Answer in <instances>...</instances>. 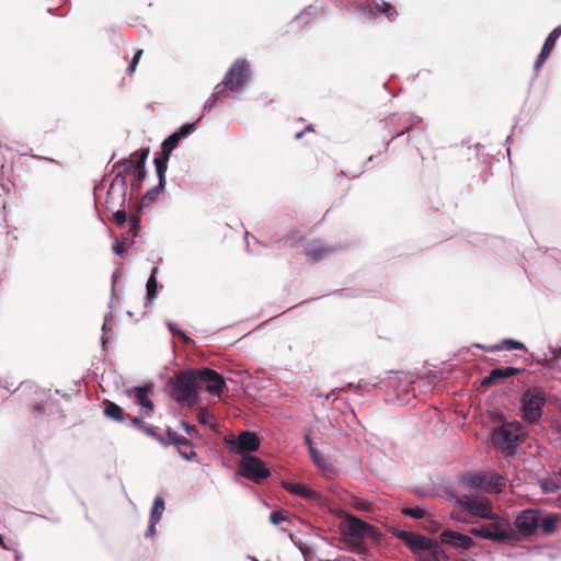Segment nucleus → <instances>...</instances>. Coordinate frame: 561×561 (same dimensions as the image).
<instances>
[{
  "mask_svg": "<svg viewBox=\"0 0 561 561\" xmlns=\"http://www.w3.org/2000/svg\"><path fill=\"white\" fill-rule=\"evenodd\" d=\"M224 440L231 453L240 455L242 458L260 448L257 433L249 430L241 432L238 436H226Z\"/></svg>",
  "mask_w": 561,
  "mask_h": 561,
  "instance_id": "obj_5",
  "label": "nucleus"
},
{
  "mask_svg": "<svg viewBox=\"0 0 561 561\" xmlns=\"http://www.w3.org/2000/svg\"><path fill=\"white\" fill-rule=\"evenodd\" d=\"M282 485L288 493L300 496L308 501H317L320 497L317 491L301 483L284 481Z\"/></svg>",
  "mask_w": 561,
  "mask_h": 561,
  "instance_id": "obj_21",
  "label": "nucleus"
},
{
  "mask_svg": "<svg viewBox=\"0 0 561 561\" xmlns=\"http://www.w3.org/2000/svg\"><path fill=\"white\" fill-rule=\"evenodd\" d=\"M121 169H124L127 172H134L137 169V157L135 156V152H133L129 158L121 159L113 163L110 169V173H114L115 171L121 172Z\"/></svg>",
  "mask_w": 561,
  "mask_h": 561,
  "instance_id": "obj_27",
  "label": "nucleus"
},
{
  "mask_svg": "<svg viewBox=\"0 0 561 561\" xmlns=\"http://www.w3.org/2000/svg\"><path fill=\"white\" fill-rule=\"evenodd\" d=\"M130 238V236L127 234L126 238H123L122 240H118V239H115L114 243H113V247H112V250H113V253L118 255V256H122L124 255L126 249H125V241Z\"/></svg>",
  "mask_w": 561,
  "mask_h": 561,
  "instance_id": "obj_43",
  "label": "nucleus"
},
{
  "mask_svg": "<svg viewBox=\"0 0 561 561\" xmlns=\"http://www.w3.org/2000/svg\"><path fill=\"white\" fill-rule=\"evenodd\" d=\"M540 515L542 511L538 508H525L516 516L514 525L517 529V536L530 537L539 528Z\"/></svg>",
  "mask_w": 561,
  "mask_h": 561,
  "instance_id": "obj_13",
  "label": "nucleus"
},
{
  "mask_svg": "<svg viewBox=\"0 0 561 561\" xmlns=\"http://www.w3.org/2000/svg\"><path fill=\"white\" fill-rule=\"evenodd\" d=\"M560 35H561V27H556L549 33V35L545 39L541 50H540L539 55L537 56V59L534 64V70L536 73L539 71V69L542 67L545 61L548 59V57H549L557 39L560 37Z\"/></svg>",
  "mask_w": 561,
  "mask_h": 561,
  "instance_id": "obj_20",
  "label": "nucleus"
},
{
  "mask_svg": "<svg viewBox=\"0 0 561 561\" xmlns=\"http://www.w3.org/2000/svg\"><path fill=\"white\" fill-rule=\"evenodd\" d=\"M540 486L545 493H556L559 489V484L552 478L542 479Z\"/></svg>",
  "mask_w": 561,
  "mask_h": 561,
  "instance_id": "obj_40",
  "label": "nucleus"
},
{
  "mask_svg": "<svg viewBox=\"0 0 561 561\" xmlns=\"http://www.w3.org/2000/svg\"><path fill=\"white\" fill-rule=\"evenodd\" d=\"M159 522L149 519L148 529L145 534L146 538H152L156 536V526Z\"/></svg>",
  "mask_w": 561,
  "mask_h": 561,
  "instance_id": "obj_49",
  "label": "nucleus"
},
{
  "mask_svg": "<svg viewBox=\"0 0 561 561\" xmlns=\"http://www.w3.org/2000/svg\"><path fill=\"white\" fill-rule=\"evenodd\" d=\"M158 267L151 270L150 276L146 284V300L153 301L158 296L159 284L157 280Z\"/></svg>",
  "mask_w": 561,
  "mask_h": 561,
  "instance_id": "obj_26",
  "label": "nucleus"
},
{
  "mask_svg": "<svg viewBox=\"0 0 561 561\" xmlns=\"http://www.w3.org/2000/svg\"><path fill=\"white\" fill-rule=\"evenodd\" d=\"M341 542H343L348 551L365 554L367 552V547L362 542V539H355L350 536L342 535Z\"/></svg>",
  "mask_w": 561,
  "mask_h": 561,
  "instance_id": "obj_28",
  "label": "nucleus"
},
{
  "mask_svg": "<svg viewBox=\"0 0 561 561\" xmlns=\"http://www.w3.org/2000/svg\"><path fill=\"white\" fill-rule=\"evenodd\" d=\"M164 508H165L164 499L161 495H157L152 503L149 519L160 522Z\"/></svg>",
  "mask_w": 561,
  "mask_h": 561,
  "instance_id": "obj_31",
  "label": "nucleus"
},
{
  "mask_svg": "<svg viewBox=\"0 0 561 561\" xmlns=\"http://www.w3.org/2000/svg\"><path fill=\"white\" fill-rule=\"evenodd\" d=\"M359 9L360 11L368 15L369 18H374V16H377L379 14H385L387 18H391L393 14L397 15V11L396 9L389 3V2H386V1H381V3H375V4H370L368 1L369 0H359ZM373 2H375V0H371Z\"/></svg>",
  "mask_w": 561,
  "mask_h": 561,
  "instance_id": "obj_19",
  "label": "nucleus"
},
{
  "mask_svg": "<svg viewBox=\"0 0 561 561\" xmlns=\"http://www.w3.org/2000/svg\"><path fill=\"white\" fill-rule=\"evenodd\" d=\"M401 514L414 519H422L425 517V510L421 506L402 507Z\"/></svg>",
  "mask_w": 561,
  "mask_h": 561,
  "instance_id": "obj_39",
  "label": "nucleus"
},
{
  "mask_svg": "<svg viewBox=\"0 0 561 561\" xmlns=\"http://www.w3.org/2000/svg\"><path fill=\"white\" fill-rule=\"evenodd\" d=\"M502 425H507L508 428L513 430L516 433H524L523 426L518 421H511L503 423Z\"/></svg>",
  "mask_w": 561,
  "mask_h": 561,
  "instance_id": "obj_50",
  "label": "nucleus"
},
{
  "mask_svg": "<svg viewBox=\"0 0 561 561\" xmlns=\"http://www.w3.org/2000/svg\"><path fill=\"white\" fill-rule=\"evenodd\" d=\"M179 142V137L170 134L161 144V156L170 158L171 152L178 147Z\"/></svg>",
  "mask_w": 561,
  "mask_h": 561,
  "instance_id": "obj_35",
  "label": "nucleus"
},
{
  "mask_svg": "<svg viewBox=\"0 0 561 561\" xmlns=\"http://www.w3.org/2000/svg\"><path fill=\"white\" fill-rule=\"evenodd\" d=\"M332 252L329 247L318 245L305 251V254L309 257L312 263L320 261L325 254Z\"/></svg>",
  "mask_w": 561,
  "mask_h": 561,
  "instance_id": "obj_32",
  "label": "nucleus"
},
{
  "mask_svg": "<svg viewBox=\"0 0 561 561\" xmlns=\"http://www.w3.org/2000/svg\"><path fill=\"white\" fill-rule=\"evenodd\" d=\"M171 397L181 405L192 407L199 400L197 369L191 368L174 375L169 381Z\"/></svg>",
  "mask_w": 561,
  "mask_h": 561,
  "instance_id": "obj_2",
  "label": "nucleus"
},
{
  "mask_svg": "<svg viewBox=\"0 0 561 561\" xmlns=\"http://www.w3.org/2000/svg\"><path fill=\"white\" fill-rule=\"evenodd\" d=\"M343 561H356V560L354 558L348 557V558H343Z\"/></svg>",
  "mask_w": 561,
  "mask_h": 561,
  "instance_id": "obj_64",
  "label": "nucleus"
},
{
  "mask_svg": "<svg viewBox=\"0 0 561 561\" xmlns=\"http://www.w3.org/2000/svg\"><path fill=\"white\" fill-rule=\"evenodd\" d=\"M136 67H137L136 64L130 62L128 68H127L128 73L131 75L135 71Z\"/></svg>",
  "mask_w": 561,
  "mask_h": 561,
  "instance_id": "obj_60",
  "label": "nucleus"
},
{
  "mask_svg": "<svg viewBox=\"0 0 561 561\" xmlns=\"http://www.w3.org/2000/svg\"><path fill=\"white\" fill-rule=\"evenodd\" d=\"M141 432L148 435L149 437L156 439L161 445H167V439L162 435L158 434L153 426L146 424Z\"/></svg>",
  "mask_w": 561,
  "mask_h": 561,
  "instance_id": "obj_41",
  "label": "nucleus"
},
{
  "mask_svg": "<svg viewBox=\"0 0 561 561\" xmlns=\"http://www.w3.org/2000/svg\"><path fill=\"white\" fill-rule=\"evenodd\" d=\"M149 148H141L135 151V156L137 157V169L134 171V176L130 182L131 193L129 198H131L133 191H138L141 187L142 181L147 178L146 170V161L148 159Z\"/></svg>",
  "mask_w": 561,
  "mask_h": 561,
  "instance_id": "obj_16",
  "label": "nucleus"
},
{
  "mask_svg": "<svg viewBox=\"0 0 561 561\" xmlns=\"http://www.w3.org/2000/svg\"><path fill=\"white\" fill-rule=\"evenodd\" d=\"M141 211V205L138 206V213ZM111 220L116 224L119 228H123L125 224H128L129 230L127 231V234L130 236L129 245L135 244V239L138 237L140 228H141V220L139 214H127L126 205H123V207H117L115 211L112 210V217Z\"/></svg>",
  "mask_w": 561,
  "mask_h": 561,
  "instance_id": "obj_12",
  "label": "nucleus"
},
{
  "mask_svg": "<svg viewBox=\"0 0 561 561\" xmlns=\"http://www.w3.org/2000/svg\"><path fill=\"white\" fill-rule=\"evenodd\" d=\"M213 414L206 409L202 408L197 412V421L202 425H208L210 428L216 430V424L211 422Z\"/></svg>",
  "mask_w": 561,
  "mask_h": 561,
  "instance_id": "obj_38",
  "label": "nucleus"
},
{
  "mask_svg": "<svg viewBox=\"0 0 561 561\" xmlns=\"http://www.w3.org/2000/svg\"><path fill=\"white\" fill-rule=\"evenodd\" d=\"M0 546L3 548V549H9V547L4 543V539L3 537L0 535Z\"/></svg>",
  "mask_w": 561,
  "mask_h": 561,
  "instance_id": "obj_62",
  "label": "nucleus"
},
{
  "mask_svg": "<svg viewBox=\"0 0 561 561\" xmlns=\"http://www.w3.org/2000/svg\"><path fill=\"white\" fill-rule=\"evenodd\" d=\"M117 273H113L112 275V296L115 295V284H116Z\"/></svg>",
  "mask_w": 561,
  "mask_h": 561,
  "instance_id": "obj_57",
  "label": "nucleus"
},
{
  "mask_svg": "<svg viewBox=\"0 0 561 561\" xmlns=\"http://www.w3.org/2000/svg\"><path fill=\"white\" fill-rule=\"evenodd\" d=\"M168 156H156L153 159V164L156 167V173L158 178V182H161L162 184L167 185L165 174L168 171V162H169Z\"/></svg>",
  "mask_w": 561,
  "mask_h": 561,
  "instance_id": "obj_29",
  "label": "nucleus"
},
{
  "mask_svg": "<svg viewBox=\"0 0 561 561\" xmlns=\"http://www.w3.org/2000/svg\"><path fill=\"white\" fill-rule=\"evenodd\" d=\"M127 202V174L116 172L106 192V209L112 211L115 207H123Z\"/></svg>",
  "mask_w": 561,
  "mask_h": 561,
  "instance_id": "obj_9",
  "label": "nucleus"
},
{
  "mask_svg": "<svg viewBox=\"0 0 561 561\" xmlns=\"http://www.w3.org/2000/svg\"><path fill=\"white\" fill-rule=\"evenodd\" d=\"M391 534L401 540L421 561H450L442 545L450 546L457 550H469L476 545L470 536L450 529L442 531L439 541L411 530L398 528H392Z\"/></svg>",
  "mask_w": 561,
  "mask_h": 561,
  "instance_id": "obj_1",
  "label": "nucleus"
},
{
  "mask_svg": "<svg viewBox=\"0 0 561 561\" xmlns=\"http://www.w3.org/2000/svg\"><path fill=\"white\" fill-rule=\"evenodd\" d=\"M113 320V314L111 312H108L107 314H105L104 317V322H103V325H102V332H103V335L101 337V342H102V346L103 348H105V345H106V339H105V334L108 332V322Z\"/></svg>",
  "mask_w": 561,
  "mask_h": 561,
  "instance_id": "obj_44",
  "label": "nucleus"
},
{
  "mask_svg": "<svg viewBox=\"0 0 561 561\" xmlns=\"http://www.w3.org/2000/svg\"><path fill=\"white\" fill-rule=\"evenodd\" d=\"M216 101L217 100H214L213 95H210V98L204 104V112L210 111L215 106Z\"/></svg>",
  "mask_w": 561,
  "mask_h": 561,
  "instance_id": "obj_54",
  "label": "nucleus"
},
{
  "mask_svg": "<svg viewBox=\"0 0 561 561\" xmlns=\"http://www.w3.org/2000/svg\"><path fill=\"white\" fill-rule=\"evenodd\" d=\"M198 376V386L205 385L207 392L219 396L226 387L225 378L216 370L209 367L196 368Z\"/></svg>",
  "mask_w": 561,
  "mask_h": 561,
  "instance_id": "obj_14",
  "label": "nucleus"
},
{
  "mask_svg": "<svg viewBox=\"0 0 561 561\" xmlns=\"http://www.w3.org/2000/svg\"><path fill=\"white\" fill-rule=\"evenodd\" d=\"M560 519H561L560 515L556 514V513L548 514L545 517H542L540 515L539 527L541 528L543 534L551 535V534L556 533L557 525L560 522Z\"/></svg>",
  "mask_w": 561,
  "mask_h": 561,
  "instance_id": "obj_25",
  "label": "nucleus"
},
{
  "mask_svg": "<svg viewBox=\"0 0 561 561\" xmlns=\"http://www.w3.org/2000/svg\"><path fill=\"white\" fill-rule=\"evenodd\" d=\"M167 435H168V439H167L165 446L175 445L178 447V451H179L180 456L183 459L192 460L193 458H195L197 456V454L193 449V445H192L191 440H188L187 438H185L183 436H180L175 431H173L170 427H168V430H167Z\"/></svg>",
  "mask_w": 561,
  "mask_h": 561,
  "instance_id": "obj_15",
  "label": "nucleus"
},
{
  "mask_svg": "<svg viewBox=\"0 0 561 561\" xmlns=\"http://www.w3.org/2000/svg\"><path fill=\"white\" fill-rule=\"evenodd\" d=\"M179 337H181V340L185 344L193 343V340L183 330L179 331Z\"/></svg>",
  "mask_w": 561,
  "mask_h": 561,
  "instance_id": "obj_55",
  "label": "nucleus"
},
{
  "mask_svg": "<svg viewBox=\"0 0 561 561\" xmlns=\"http://www.w3.org/2000/svg\"><path fill=\"white\" fill-rule=\"evenodd\" d=\"M153 391L151 385L136 386L125 390L128 398H134L135 402L142 409L152 411L154 409L153 401L149 398Z\"/></svg>",
  "mask_w": 561,
  "mask_h": 561,
  "instance_id": "obj_18",
  "label": "nucleus"
},
{
  "mask_svg": "<svg viewBox=\"0 0 561 561\" xmlns=\"http://www.w3.org/2000/svg\"><path fill=\"white\" fill-rule=\"evenodd\" d=\"M313 10L314 9L311 5L306 7L304 11H301L298 15H296L293 19L291 24H297L298 27H301L304 24H307L311 20Z\"/></svg>",
  "mask_w": 561,
  "mask_h": 561,
  "instance_id": "obj_37",
  "label": "nucleus"
},
{
  "mask_svg": "<svg viewBox=\"0 0 561 561\" xmlns=\"http://www.w3.org/2000/svg\"><path fill=\"white\" fill-rule=\"evenodd\" d=\"M381 379L379 377H371L368 379H360L357 383L348 382L346 387L353 392L357 393L360 390L370 391L378 387Z\"/></svg>",
  "mask_w": 561,
  "mask_h": 561,
  "instance_id": "obj_24",
  "label": "nucleus"
},
{
  "mask_svg": "<svg viewBox=\"0 0 561 561\" xmlns=\"http://www.w3.org/2000/svg\"><path fill=\"white\" fill-rule=\"evenodd\" d=\"M203 114L194 122V123H185L183 125H181L176 130H174L172 134L174 136H178L179 137V140L181 141L182 139L188 137L194 130H195V126L196 124L202 121L203 118Z\"/></svg>",
  "mask_w": 561,
  "mask_h": 561,
  "instance_id": "obj_34",
  "label": "nucleus"
},
{
  "mask_svg": "<svg viewBox=\"0 0 561 561\" xmlns=\"http://www.w3.org/2000/svg\"><path fill=\"white\" fill-rule=\"evenodd\" d=\"M470 534L495 542H506L518 539L516 530L511 526L508 520L504 526L499 523H493L471 528Z\"/></svg>",
  "mask_w": 561,
  "mask_h": 561,
  "instance_id": "obj_4",
  "label": "nucleus"
},
{
  "mask_svg": "<svg viewBox=\"0 0 561 561\" xmlns=\"http://www.w3.org/2000/svg\"><path fill=\"white\" fill-rule=\"evenodd\" d=\"M239 473L254 483H261L271 477V471L266 463L254 455H248L242 458Z\"/></svg>",
  "mask_w": 561,
  "mask_h": 561,
  "instance_id": "obj_10",
  "label": "nucleus"
},
{
  "mask_svg": "<svg viewBox=\"0 0 561 561\" xmlns=\"http://www.w3.org/2000/svg\"><path fill=\"white\" fill-rule=\"evenodd\" d=\"M165 325L173 336H179V331H182L180 328L176 327V324L169 320L165 321Z\"/></svg>",
  "mask_w": 561,
  "mask_h": 561,
  "instance_id": "obj_51",
  "label": "nucleus"
},
{
  "mask_svg": "<svg viewBox=\"0 0 561 561\" xmlns=\"http://www.w3.org/2000/svg\"><path fill=\"white\" fill-rule=\"evenodd\" d=\"M525 369L519 367H513V366H505V367H495L492 369L494 371L495 377L497 380L511 378L513 376H516L519 373H523Z\"/></svg>",
  "mask_w": 561,
  "mask_h": 561,
  "instance_id": "obj_33",
  "label": "nucleus"
},
{
  "mask_svg": "<svg viewBox=\"0 0 561 561\" xmlns=\"http://www.w3.org/2000/svg\"><path fill=\"white\" fill-rule=\"evenodd\" d=\"M519 403L524 422L537 424L543 415L547 396L538 388H527L524 390Z\"/></svg>",
  "mask_w": 561,
  "mask_h": 561,
  "instance_id": "obj_3",
  "label": "nucleus"
},
{
  "mask_svg": "<svg viewBox=\"0 0 561 561\" xmlns=\"http://www.w3.org/2000/svg\"><path fill=\"white\" fill-rule=\"evenodd\" d=\"M103 413L106 417L118 423L125 422L128 416V414L124 412L123 408L113 401L105 402Z\"/></svg>",
  "mask_w": 561,
  "mask_h": 561,
  "instance_id": "obj_23",
  "label": "nucleus"
},
{
  "mask_svg": "<svg viewBox=\"0 0 561 561\" xmlns=\"http://www.w3.org/2000/svg\"><path fill=\"white\" fill-rule=\"evenodd\" d=\"M508 348V350H526V346L523 342L514 340V339H504L500 344L492 345L489 351H500L502 348Z\"/></svg>",
  "mask_w": 561,
  "mask_h": 561,
  "instance_id": "obj_30",
  "label": "nucleus"
},
{
  "mask_svg": "<svg viewBox=\"0 0 561 561\" xmlns=\"http://www.w3.org/2000/svg\"><path fill=\"white\" fill-rule=\"evenodd\" d=\"M466 482L469 486L476 489H483L486 491L499 490L500 486V477L499 476H490L488 473L478 472L470 474L466 478Z\"/></svg>",
  "mask_w": 561,
  "mask_h": 561,
  "instance_id": "obj_17",
  "label": "nucleus"
},
{
  "mask_svg": "<svg viewBox=\"0 0 561 561\" xmlns=\"http://www.w3.org/2000/svg\"><path fill=\"white\" fill-rule=\"evenodd\" d=\"M181 425H182L183 430L186 432L187 435H192L194 433V431H195V426L190 424L186 421H181Z\"/></svg>",
  "mask_w": 561,
  "mask_h": 561,
  "instance_id": "obj_53",
  "label": "nucleus"
},
{
  "mask_svg": "<svg viewBox=\"0 0 561 561\" xmlns=\"http://www.w3.org/2000/svg\"><path fill=\"white\" fill-rule=\"evenodd\" d=\"M136 67H137L136 64L130 62L128 68H127L128 73L131 75L135 71Z\"/></svg>",
  "mask_w": 561,
  "mask_h": 561,
  "instance_id": "obj_59",
  "label": "nucleus"
},
{
  "mask_svg": "<svg viewBox=\"0 0 561 561\" xmlns=\"http://www.w3.org/2000/svg\"><path fill=\"white\" fill-rule=\"evenodd\" d=\"M141 55H142V49H138V50L135 53V55H134V57H133V59H131V61H130V62H134V64L138 65V62H139V59H140V57H141Z\"/></svg>",
  "mask_w": 561,
  "mask_h": 561,
  "instance_id": "obj_56",
  "label": "nucleus"
},
{
  "mask_svg": "<svg viewBox=\"0 0 561 561\" xmlns=\"http://www.w3.org/2000/svg\"><path fill=\"white\" fill-rule=\"evenodd\" d=\"M300 552H301L302 557L305 558V561H309L316 554L312 547L307 546V545L304 548H300Z\"/></svg>",
  "mask_w": 561,
  "mask_h": 561,
  "instance_id": "obj_48",
  "label": "nucleus"
},
{
  "mask_svg": "<svg viewBox=\"0 0 561 561\" xmlns=\"http://www.w3.org/2000/svg\"><path fill=\"white\" fill-rule=\"evenodd\" d=\"M270 522L273 524V525H278L280 522H284L286 520V517L282 514V512L279 511H273L271 514H270Z\"/></svg>",
  "mask_w": 561,
  "mask_h": 561,
  "instance_id": "obj_46",
  "label": "nucleus"
},
{
  "mask_svg": "<svg viewBox=\"0 0 561 561\" xmlns=\"http://www.w3.org/2000/svg\"><path fill=\"white\" fill-rule=\"evenodd\" d=\"M251 76V70L247 59L239 58L233 61L226 72L222 83L230 91H241L247 85Z\"/></svg>",
  "mask_w": 561,
  "mask_h": 561,
  "instance_id": "obj_8",
  "label": "nucleus"
},
{
  "mask_svg": "<svg viewBox=\"0 0 561 561\" xmlns=\"http://www.w3.org/2000/svg\"><path fill=\"white\" fill-rule=\"evenodd\" d=\"M413 130V127H408L405 129H403L402 131H399L397 134H394L391 139L387 142L386 145V148L389 147V145L391 144V141H393L394 139L397 138H400L401 136L405 135V134H410L411 131Z\"/></svg>",
  "mask_w": 561,
  "mask_h": 561,
  "instance_id": "obj_52",
  "label": "nucleus"
},
{
  "mask_svg": "<svg viewBox=\"0 0 561 561\" xmlns=\"http://www.w3.org/2000/svg\"><path fill=\"white\" fill-rule=\"evenodd\" d=\"M305 445L308 448V451L311 456V459L313 463L322 471L328 470L330 467L329 462L327 461L325 457L319 453V450L314 447L312 438L309 434H306L304 436Z\"/></svg>",
  "mask_w": 561,
  "mask_h": 561,
  "instance_id": "obj_22",
  "label": "nucleus"
},
{
  "mask_svg": "<svg viewBox=\"0 0 561 561\" xmlns=\"http://www.w3.org/2000/svg\"><path fill=\"white\" fill-rule=\"evenodd\" d=\"M451 518L459 522V523H468V519L461 516H457L455 514H451Z\"/></svg>",
  "mask_w": 561,
  "mask_h": 561,
  "instance_id": "obj_58",
  "label": "nucleus"
},
{
  "mask_svg": "<svg viewBox=\"0 0 561 561\" xmlns=\"http://www.w3.org/2000/svg\"><path fill=\"white\" fill-rule=\"evenodd\" d=\"M343 515L344 520L347 524V529L343 531L342 535L350 536L355 539L370 538L375 541L381 540V533L373 525L351 513L344 512Z\"/></svg>",
  "mask_w": 561,
  "mask_h": 561,
  "instance_id": "obj_6",
  "label": "nucleus"
},
{
  "mask_svg": "<svg viewBox=\"0 0 561 561\" xmlns=\"http://www.w3.org/2000/svg\"><path fill=\"white\" fill-rule=\"evenodd\" d=\"M525 436V433H516L508 428L507 425H499L493 428L491 440L503 453L514 454L519 444L524 442Z\"/></svg>",
  "mask_w": 561,
  "mask_h": 561,
  "instance_id": "obj_7",
  "label": "nucleus"
},
{
  "mask_svg": "<svg viewBox=\"0 0 561 561\" xmlns=\"http://www.w3.org/2000/svg\"><path fill=\"white\" fill-rule=\"evenodd\" d=\"M304 134H305V130L299 131V133H297V134L295 135V138H296V139H300V138L304 136Z\"/></svg>",
  "mask_w": 561,
  "mask_h": 561,
  "instance_id": "obj_63",
  "label": "nucleus"
},
{
  "mask_svg": "<svg viewBox=\"0 0 561 561\" xmlns=\"http://www.w3.org/2000/svg\"><path fill=\"white\" fill-rule=\"evenodd\" d=\"M552 354H553L554 356H557V357H560V356H561V346H559V347L554 348V350L552 351Z\"/></svg>",
  "mask_w": 561,
  "mask_h": 561,
  "instance_id": "obj_61",
  "label": "nucleus"
},
{
  "mask_svg": "<svg viewBox=\"0 0 561 561\" xmlns=\"http://www.w3.org/2000/svg\"><path fill=\"white\" fill-rule=\"evenodd\" d=\"M227 89L228 88L225 85V83H222V81L220 83H218L215 87L214 92L211 93L213 99L214 100H219L220 98L225 96V93H226Z\"/></svg>",
  "mask_w": 561,
  "mask_h": 561,
  "instance_id": "obj_45",
  "label": "nucleus"
},
{
  "mask_svg": "<svg viewBox=\"0 0 561 561\" xmlns=\"http://www.w3.org/2000/svg\"><path fill=\"white\" fill-rule=\"evenodd\" d=\"M165 188V184L158 182V184L149 188L141 197L142 204L152 203L156 201L158 194L162 193Z\"/></svg>",
  "mask_w": 561,
  "mask_h": 561,
  "instance_id": "obj_36",
  "label": "nucleus"
},
{
  "mask_svg": "<svg viewBox=\"0 0 561 561\" xmlns=\"http://www.w3.org/2000/svg\"><path fill=\"white\" fill-rule=\"evenodd\" d=\"M455 503L474 517L490 520H495L499 518V515L493 512L491 502L489 500L478 501L469 495H462L457 497Z\"/></svg>",
  "mask_w": 561,
  "mask_h": 561,
  "instance_id": "obj_11",
  "label": "nucleus"
},
{
  "mask_svg": "<svg viewBox=\"0 0 561 561\" xmlns=\"http://www.w3.org/2000/svg\"><path fill=\"white\" fill-rule=\"evenodd\" d=\"M149 416V414H145L144 416H130L128 414L127 419L129 422H128V426L135 428V430H138V431H142V428L145 427L146 423L144 422V417H147Z\"/></svg>",
  "mask_w": 561,
  "mask_h": 561,
  "instance_id": "obj_42",
  "label": "nucleus"
},
{
  "mask_svg": "<svg viewBox=\"0 0 561 561\" xmlns=\"http://www.w3.org/2000/svg\"><path fill=\"white\" fill-rule=\"evenodd\" d=\"M495 381H497V378L495 377L494 375V371H492V369L490 370L489 375L484 378L481 379V382L480 385L482 387H490L492 386Z\"/></svg>",
  "mask_w": 561,
  "mask_h": 561,
  "instance_id": "obj_47",
  "label": "nucleus"
}]
</instances>
